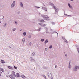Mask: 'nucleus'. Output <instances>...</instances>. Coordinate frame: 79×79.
Wrapping results in <instances>:
<instances>
[{
  "label": "nucleus",
  "instance_id": "obj_18",
  "mask_svg": "<svg viewBox=\"0 0 79 79\" xmlns=\"http://www.w3.org/2000/svg\"><path fill=\"white\" fill-rule=\"evenodd\" d=\"M25 38H23V39H22L23 43H24V42H25Z\"/></svg>",
  "mask_w": 79,
  "mask_h": 79
},
{
  "label": "nucleus",
  "instance_id": "obj_35",
  "mask_svg": "<svg viewBox=\"0 0 79 79\" xmlns=\"http://www.w3.org/2000/svg\"><path fill=\"white\" fill-rule=\"evenodd\" d=\"M48 42V40H46L44 42L45 44H46Z\"/></svg>",
  "mask_w": 79,
  "mask_h": 79
},
{
  "label": "nucleus",
  "instance_id": "obj_46",
  "mask_svg": "<svg viewBox=\"0 0 79 79\" xmlns=\"http://www.w3.org/2000/svg\"><path fill=\"white\" fill-rule=\"evenodd\" d=\"M53 24H55V23H53Z\"/></svg>",
  "mask_w": 79,
  "mask_h": 79
},
{
  "label": "nucleus",
  "instance_id": "obj_30",
  "mask_svg": "<svg viewBox=\"0 0 79 79\" xmlns=\"http://www.w3.org/2000/svg\"><path fill=\"white\" fill-rule=\"evenodd\" d=\"M14 23H15V24H16V25H17V24H18V22H16V21H15Z\"/></svg>",
  "mask_w": 79,
  "mask_h": 79
},
{
  "label": "nucleus",
  "instance_id": "obj_21",
  "mask_svg": "<svg viewBox=\"0 0 79 79\" xmlns=\"http://www.w3.org/2000/svg\"><path fill=\"white\" fill-rule=\"evenodd\" d=\"M21 77L23 79H25L26 78V77H25V76H24V75H22Z\"/></svg>",
  "mask_w": 79,
  "mask_h": 79
},
{
  "label": "nucleus",
  "instance_id": "obj_38",
  "mask_svg": "<svg viewBox=\"0 0 79 79\" xmlns=\"http://www.w3.org/2000/svg\"><path fill=\"white\" fill-rule=\"evenodd\" d=\"M29 45H30V46H31V45H32V43L30 42Z\"/></svg>",
  "mask_w": 79,
  "mask_h": 79
},
{
  "label": "nucleus",
  "instance_id": "obj_47",
  "mask_svg": "<svg viewBox=\"0 0 79 79\" xmlns=\"http://www.w3.org/2000/svg\"><path fill=\"white\" fill-rule=\"evenodd\" d=\"M46 33L47 34V33H48V32H46Z\"/></svg>",
  "mask_w": 79,
  "mask_h": 79
},
{
  "label": "nucleus",
  "instance_id": "obj_44",
  "mask_svg": "<svg viewBox=\"0 0 79 79\" xmlns=\"http://www.w3.org/2000/svg\"><path fill=\"white\" fill-rule=\"evenodd\" d=\"M1 23H2V21H0V24Z\"/></svg>",
  "mask_w": 79,
  "mask_h": 79
},
{
  "label": "nucleus",
  "instance_id": "obj_33",
  "mask_svg": "<svg viewBox=\"0 0 79 79\" xmlns=\"http://www.w3.org/2000/svg\"><path fill=\"white\" fill-rule=\"evenodd\" d=\"M45 40V39H42L41 40V42H44Z\"/></svg>",
  "mask_w": 79,
  "mask_h": 79
},
{
  "label": "nucleus",
  "instance_id": "obj_29",
  "mask_svg": "<svg viewBox=\"0 0 79 79\" xmlns=\"http://www.w3.org/2000/svg\"><path fill=\"white\" fill-rule=\"evenodd\" d=\"M44 29L45 30V31H48V28L47 27H45Z\"/></svg>",
  "mask_w": 79,
  "mask_h": 79
},
{
  "label": "nucleus",
  "instance_id": "obj_7",
  "mask_svg": "<svg viewBox=\"0 0 79 79\" xmlns=\"http://www.w3.org/2000/svg\"><path fill=\"white\" fill-rule=\"evenodd\" d=\"M43 18H45L46 19L48 20L49 19V17L47 15H44L42 16Z\"/></svg>",
  "mask_w": 79,
  "mask_h": 79
},
{
  "label": "nucleus",
  "instance_id": "obj_39",
  "mask_svg": "<svg viewBox=\"0 0 79 79\" xmlns=\"http://www.w3.org/2000/svg\"><path fill=\"white\" fill-rule=\"evenodd\" d=\"M14 68L15 69H16L17 68V67H16L15 66H14Z\"/></svg>",
  "mask_w": 79,
  "mask_h": 79
},
{
  "label": "nucleus",
  "instance_id": "obj_22",
  "mask_svg": "<svg viewBox=\"0 0 79 79\" xmlns=\"http://www.w3.org/2000/svg\"><path fill=\"white\" fill-rule=\"evenodd\" d=\"M35 55V52H33L31 54V56H34Z\"/></svg>",
  "mask_w": 79,
  "mask_h": 79
},
{
  "label": "nucleus",
  "instance_id": "obj_48",
  "mask_svg": "<svg viewBox=\"0 0 79 79\" xmlns=\"http://www.w3.org/2000/svg\"><path fill=\"white\" fill-rule=\"evenodd\" d=\"M0 76H1V74L0 73Z\"/></svg>",
  "mask_w": 79,
  "mask_h": 79
},
{
  "label": "nucleus",
  "instance_id": "obj_42",
  "mask_svg": "<svg viewBox=\"0 0 79 79\" xmlns=\"http://www.w3.org/2000/svg\"><path fill=\"white\" fill-rule=\"evenodd\" d=\"M69 65H71V62H69Z\"/></svg>",
  "mask_w": 79,
  "mask_h": 79
},
{
  "label": "nucleus",
  "instance_id": "obj_37",
  "mask_svg": "<svg viewBox=\"0 0 79 79\" xmlns=\"http://www.w3.org/2000/svg\"><path fill=\"white\" fill-rule=\"evenodd\" d=\"M64 15H65V16H70V15H67V14H64Z\"/></svg>",
  "mask_w": 79,
  "mask_h": 79
},
{
  "label": "nucleus",
  "instance_id": "obj_17",
  "mask_svg": "<svg viewBox=\"0 0 79 79\" xmlns=\"http://www.w3.org/2000/svg\"><path fill=\"white\" fill-rule=\"evenodd\" d=\"M62 38L64 40V42H68V41H67V40H66L65 39L64 37H62Z\"/></svg>",
  "mask_w": 79,
  "mask_h": 79
},
{
  "label": "nucleus",
  "instance_id": "obj_28",
  "mask_svg": "<svg viewBox=\"0 0 79 79\" xmlns=\"http://www.w3.org/2000/svg\"><path fill=\"white\" fill-rule=\"evenodd\" d=\"M52 48V45H51L49 46V48H50V49H51Z\"/></svg>",
  "mask_w": 79,
  "mask_h": 79
},
{
  "label": "nucleus",
  "instance_id": "obj_36",
  "mask_svg": "<svg viewBox=\"0 0 79 79\" xmlns=\"http://www.w3.org/2000/svg\"><path fill=\"white\" fill-rule=\"evenodd\" d=\"M64 56L65 57H67L68 56V55H67V54H65Z\"/></svg>",
  "mask_w": 79,
  "mask_h": 79
},
{
  "label": "nucleus",
  "instance_id": "obj_23",
  "mask_svg": "<svg viewBox=\"0 0 79 79\" xmlns=\"http://www.w3.org/2000/svg\"><path fill=\"white\" fill-rule=\"evenodd\" d=\"M43 77H44V78L45 79H47V77H46V76H45V75H43Z\"/></svg>",
  "mask_w": 79,
  "mask_h": 79
},
{
  "label": "nucleus",
  "instance_id": "obj_6",
  "mask_svg": "<svg viewBox=\"0 0 79 79\" xmlns=\"http://www.w3.org/2000/svg\"><path fill=\"white\" fill-rule=\"evenodd\" d=\"M68 5L69 8H70L71 10H74V8H73V6H71V5L69 4V3H68Z\"/></svg>",
  "mask_w": 79,
  "mask_h": 79
},
{
  "label": "nucleus",
  "instance_id": "obj_2",
  "mask_svg": "<svg viewBox=\"0 0 79 79\" xmlns=\"http://www.w3.org/2000/svg\"><path fill=\"white\" fill-rule=\"evenodd\" d=\"M53 8L55 10V13H57L58 12V10H59L58 8H56L54 6H53Z\"/></svg>",
  "mask_w": 79,
  "mask_h": 79
},
{
  "label": "nucleus",
  "instance_id": "obj_31",
  "mask_svg": "<svg viewBox=\"0 0 79 79\" xmlns=\"http://www.w3.org/2000/svg\"><path fill=\"white\" fill-rule=\"evenodd\" d=\"M49 5H52L53 6H54V5H53V4L52 3H49Z\"/></svg>",
  "mask_w": 79,
  "mask_h": 79
},
{
  "label": "nucleus",
  "instance_id": "obj_20",
  "mask_svg": "<svg viewBox=\"0 0 79 79\" xmlns=\"http://www.w3.org/2000/svg\"><path fill=\"white\" fill-rule=\"evenodd\" d=\"M68 68H69V69H71V68H72V66H71V65H69L68 66Z\"/></svg>",
  "mask_w": 79,
  "mask_h": 79
},
{
  "label": "nucleus",
  "instance_id": "obj_13",
  "mask_svg": "<svg viewBox=\"0 0 79 79\" xmlns=\"http://www.w3.org/2000/svg\"><path fill=\"white\" fill-rule=\"evenodd\" d=\"M1 63H5V61L3 60H1Z\"/></svg>",
  "mask_w": 79,
  "mask_h": 79
},
{
  "label": "nucleus",
  "instance_id": "obj_27",
  "mask_svg": "<svg viewBox=\"0 0 79 79\" xmlns=\"http://www.w3.org/2000/svg\"><path fill=\"white\" fill-rule=\"evenodd\" d=\"M16 28H14L12 29V31H16Z\"/></svg>",
  "mask_w": 79,
  "mask_h": 79
},
{
  "label": "nucleus",
  "instance_id": "obj_45",
  "mask_svg": "<svg viewBox=\"0 0 79 79\" xmlns=\"http://www.w3.org/2000/svg\"><path fill=\"white\" fill-rule=\"evenodd\" d=\"M56 34L57 35H58V33H56Z\"/></svg>",
  "mask_w": 79,
  "mask_h": 79
},
{
  "label": "nucleus",
  "instance_id": "obj_3",
  "mask_svg": "<svg viewBox=\"0 0 79 79\" xmlns=\"http://www.w3.org/2000/svg\"><path fill=\"white\" fill-rule=\"evenodd\" d=\"M48 76L49 78L50 79H53V77H52V73H48Z\"/></svg>",
  "mask_w": 79,
  "mask_h": 79
},
{
  "label": "nucleus",
  "instance_id": "obj_1",
  "mask_svg": "<svg viewBox=\"0 0 79 79\" xmlns=\"http://www.w3.org/2000/svg\"><path fill=\"white\" fill-rule=\"evenodd\" d=\"M77 69H79V65L78 66L75 65L73 69V71H74L75 72H76V71H77Z\"/></svg>",
  "mask_w": 79,
  "mask_h": 79
},
{
  "label": "nucleus",
  "instance_id": "obj_8",
  "mask_svg": "<svg viewBox=\"0 0 79 79\" xmlns=\"http://www.w3.org/2000/svg\"><path fill=\"white\" fill-rule=\"evenodd\" d=\"M9 77H10V78H11V79H15V76H13V75H10L9 76Z\"/></svg>",
  "mask_w": 79,
  "mask_h": 79
},
{
  "label": "nucleus",
  "instance_id": "obj_40",
  "mask_svg": "<svg viewBox=\"0 0 79 79\" xmlns=\"http://www.w3.org/2000/svg\"><path fill=\"white\" fill-rule=\"evenodd\" d=\"M57 65H56L55 66V68H57Z\"/></svg>",
  "mask_w": 79,
  "mask_h": 79
},
{
  "label": "nucleus",
  "instance_id": "obj_24",
  "mask_svg": "<svg viewBox=\"0 0 79 79\" xmlns=\"http://www.w3.org/2000/svg\"><path fill=\"white\" fill-rule=\"evenodd\" d=\"M37 30H38V31H41V30H42V28H40Z\"/></svg>",
  "mask_w": 79,
  "mask_h": 79
},
{
  "label": "nucleus",
  "instance_id": "obj_10",
  "mask_svg": "<svg viewBox=\"0 0 79 79\" xmlns=\"http://www.w3.org/2000/svg\"><path fill=\"white\" fill-rule=\"evenodd\" d=\"M11 75H13V76H15V77H16V74L15 72L14 71L12 72V74Z\"/></svg>",
  "mask_w": 79,
  "mask_h": 79
},
{
  "label": "nucleus",
  "instance_id": "obj_15",
  "mask_svg": "<svg viewBox=\"0 0 79 79\" xmlns=\"http://www.w3.org/2000/svg\"><path fill=\"white\" fill-rule=\"evenodd\" d=\"M20 7L22 8H24V6H23V4L22 2H20Z\"/></svg>",
  "mask_w": 79,
  "mask_h": 79
},
{
  "label": "nucleus",
  "instance_id": "obj_43",
  "mask_svg": "<svg viewBox=\"0 0 79 79\" xmlns=\"http://www.w3.org/2000/svg\"><path fill=\"white\" fill-rule=\"evenodd\" d=\"M70 1L71 2H73V1H74V0H70Z\"/></svg>",
  "mask_w": 79,
  "mask_h": 79
},
{
  "label": "nucleus",
  "instance_id": "obj_34",
  "mask_svg": "<svg viewBox=\"0 0 79 79\" xmlns=\"http://www.w3.org/2000/svg\"><path fill=\"white\" fill-rule=\"evenodd\" d=\"M28 38H29V39H31V35H29L28 36Z\"/></svg>",
  "mask_w": 79,
  "mask_h": 79
},
{
  "label": "nucleus",
  "instance_id": "obj_26",
  "mask_svg": "<svg viewBox=\"0 0 79 79\" xmlns=\"http://www.w3.org/2000/svg\"><path fill=\"white\" fill-rule=\"evenodd\" d=\"M23 35H24V36H25L26 35V32H24L23 33Z\"/></svg>",
  "mask_w": 79,
  "mask_h": 79
},
{
  "label": "nucleus",
  "instance_id": "obj_5",
  "mask_svg": "<svg viewBox=\"0 0 79 79\" xmlns=\"http://www.w3.org/2000/svg\"><path fill=\"white\" fill-rule=\"evenodd\" d=\"M30 60L31 62H35V60L32 57H30Z\"/></svg>",
  "mask_w": 79,
  "mask_h": 79
},
{
  "label": "nucleus",
  "instance_id": "obj_16",
  "mask_svg": "<svg viewBox=\"0 0 79 79\" xmlns=\"http://www.w3.org/2000/svg\"><path fill=\"white\" fill-rule=\"evenodd\" d=\"M42 8V9H44V11H47V8L43 7Z\"/></svg>",
  "mask_w": 79,
  "mask_h": 79
},
{
  "label": "nucleus",
  "instance_id": "obj_4",
  "mask_svg": "<svg viewBox=\"0 0 79 79\" xmlns=\"http://www.w3.org/2000/svg\"><path fill=\"white\" fill-rule=\"evenodd\" d=\"M15 3H16L15 2V1H13L12 2V3L11 5V8H13L15 7Z\"/></svg>",
  "mask_w": 79,
  "mask_h": 79
},
{
  "label": "nucleus",
  "instance_id": "obj_14",
  "mask_svg": "<svg viewBox=\"0 0 79 79\" xmlns=\"http://www.w3.org/2000/svg\"><path fill=\"white\" fill-rule=\"evenodd\" d=\"M7 25V23L6 22L4 23L3 27H6V26Z\"/></svg>",
  "mask_w": 79,
  "mask_h": 79
},
{
  "label": "nucleus",
  "instance_id": "obj_32",
  "mask_svg": "<svg viewBox=\"0 0 79 79\" xmlns=\"http://www.w3.org/2000/svg\"><path fill=\"white\" fill-rule=\"evenodd\" d=\"M38 21H39V22H42V21H44V20H39Z\"/></svg>",
  "mask_w": 79,
  "mask_h": 79
},
{
  "label": "nucleus",
  "instance_id": "obj_19",
  "mask_svg": "<svg viewBox=\"0 0 79 79\" xmlns=\"http://www.w3.org/2000/svg\"><path fill=\"white\" fill-rule=\"evenodd\" d=\"M4 18V16L3 15H2L0 16V19H3V18Z\"/></svg>",
  "mask_w": 79,
  "mask_h": 79
},
{
  "label": "nucleus",
  "instance_id": "obj_12",
  "mask_svg": "<svg viewBox=\"0 0 79 79\" xmlns=\"http://www.w3.org/2000/svg\"><path fill=\"white\" fill-rule=\"evenodd\" d=\"M16 75H17V77H21V75H20V74H19L17 73H16Z\"/></svg>",
  "mask_w": 79,
  "mask_h": 79
},
{
  "label": "nucleus",
  "instance_id": "obj_25",
  "mask_svg": "<svg viewBox=\"0 0 79 79\" xmlns=\"http://www.w3.org/2000/svg\"><path fill=\"white\" fill-rule=\"evenodd\" d=\"M44 50L45 51H47L48 50V48H44Z\"/></svg>",
  "mask_w": 79,
  "mask_h": 79
},
{
  "label": "nucleus",
  "instance_id": "obj_41",
  "mask_svg": "<svg viewBox=\"0 0 79 79\" xmlns=\"http://www.w3.org/2000/svg\"><path fill=\"white\" fill-rule=\"evenodd\" d=\"M35 7H36V8H40V7H37L36 6H35Z\"/></svg>",
  "mask_w": 79,
  "mask_h": 79
},
{
  "label": "nucleus",
  "instance_id": "obj_9",
  "mask_svg": "<svg viewBox=\"0 0 79 79\" xmlns=\"http://www.w3.org/2000/svg\"><path fill=\"white\" fill-rule=\"evenodd\" d=\"M7 68L9 69H11V70H13V68L11 66H7Z\"/></svg>",
  "mask_w": 79,
  "mask_h": 79
},
{
  "label": "nucleus",
  "instance_id": "obj_11",
  "mask_svg": "<svg viewBox=\"0 0 79 79\" xmlns=\"http://www.w3.org/2000/svg\"><path fill=\"white\" fill-rule=\"evenodd\" d=\"M38 24H39V25H41V26H42L43 27H44L45 26H46V25L45 24H41L40 23H38Z\"/></svg>",
  "mask_w": 79,
  "mask_h": 79
}]
</instances>
